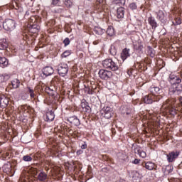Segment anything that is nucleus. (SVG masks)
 Returning a JSON list of instances; mask_svg holds the SVG:
<instances>
[{
  "mask_svg": "<svg viewBox=\"0 0 182 182\" xmlns=\"http://www.w3.org/2000/svg\"><path fill=\"white\" fill-rule=\"evenodd\" d=\"M154 166H155L154 163L151 161H148L145 164V168H146V170H149V171L154 170Z\"/></svg>",
  "mask_w": 182,
  "mask_h": 182,
  "instance_id": "a878e982",
  "label": "nucleus"
},
{
  "mask_svg": "<svg viewBox=\"0 0 182 182\" xmlns=\"http://www.w3.org/2000/svg\"><path fill=\"white\" fill-rule=\"evenodd\" d=\"M169 82H170L171 85L176 86V85L181 83V79H180V77H176L174 80H169Z\"/></svg>",
  "mask_w": 182,
  "mask_h": 182,
  "instance_id": "bb28decb",
  "label": "nucleus"
},
{
  "mask_svg": "<svg viewBox=\"0 0 182 182\" xmlns=\"http://www.w3.org/2000/svg\"><path fill=\"white\" fill-rule=\"evenodd\" d=\"M156 19H158V21H160L161 23H166V22H167V19L165 18L166 14H164V11H163L162 10H159L156 12Z\"/></svg>",
  "mask_w": 182,
  "mask_h": 182,
  "instance_id": "9d476101",
  "label": "nucleus"
},
{
  "mask_svg": "<svg viewBox=\"0 0 182 182\" xmlns=\"http://www.w3.org/2000/svg\"><path fill=\"white\" fill-rule=\"evenodd\" d=\"M41 19L38 16H33L28 19V31L30 33H38L41 30L39 23Z\"/></svg>",
  "mask_w": 182,
  "mask_h": 182,
  "instance_id": "f257e3e1",
  "label": "nucleus"
},
{
  "mask_svg": "<svg viewBox=\"0 0 182 182\" xmlns=\"http://www.w3.org/2000/svg\"><path fill=\"white\" fill-rule=\"evenodd\" d=\"M107 34L108 36H114V28L113 26H109L107 30Z\"/></svg>",
  "mask_w": 182,
  "mask_h": 182,
  "instance_id": "cd10ccee",
  "label": "nucleus"
},
{
  "mask_svg": "<svg viewBox=\"0 0 182 182\" xmlns=\"http://www.w3.org/2000/svg\"><path fill=\"white\" fill-rule=\"evenodd\" d=\"M47 122H53L55 120V112L52 110L47 112Z\"/></svg>",
  "mask_w": 182,
  "mask_h": 182,
  "instance_id": "412c9836",
  "label": "nucleus"
},
{
  "mask_svg": "<svg viewBox=\"0 0 182 182\" xmlns=\"http://www.w3.org/2000/svg\"><path fill=\"white\" fill-rule=\"evenodd\" d=\"M38 178L40 181H45L46 180V173L45 172H41L38 176Z\"/></svg>",
  "mask_w": 182,
  "mask_h": 182,
  "instance_id": "c756f323",
  "label": "nucleus"
},
{
  "mask_svg": "<svg viewBox=\"0 0 182 182\" xmlns=\"http://www.w3.org/2000/svg\"><path fill=\"white\" fill-rule=\"evenodd\" d=\"M179 155L180 152L178 151L170 152L168 154L166 155L167 161H168V163H173V161H174V160H176V159H177Z\"/></svg>",
  "mask_w": 182,
  "mask_h": 182,
  "instance_id": "1a4fd4ad",
  "label": "nucleus"
},
{
  "mask_svg": "<svg viewBox=\"0 0 182 182\" xmlns=\"http://www.w3.org/2000/svg\"><path fill=\"white\" fill-rule=\"evenodd\" d=\"M14 9H21V4H18V2L15 1L14 4L13 5Z\"/></svg>",
  "mask_w": 182,
  "mask_h": 182,
  "instance_id": "a19ab883",
  "label": "nucleus"
},
{
  "mask_svg": "<svg viewBox=\"0 0 182 182\" xmlns=\"http://www.w3.org/2000/svg\"><path fill=\"white\" fill-rule=\"evenodd\" d=\"M46 76H50V75H53V68L47 66L46 67Z\"/></svg>",
  "mask_w": 182,
  "mask_h": 182,
  "instance_id": "473e14b6",
  "label": "nucleus"
},
{
  "mask_svg": "<svg viewBox=\"0 0 182 182\" xmlns=\"http://www.w3.org/2000/svg\"><path fill=\"white\" fill-rule=\"evenodd\" d=\"M161 99V96H154L151 94L144 97V102L146 105H151L154 102H159Z\"/></svg>",
  "mask_w": 182,
  "mask_h": 182,
  "instance_id": "39448f33",
  "label": "nucleus"
},
{
  "mask_svg": "<svg viewBox=\"0 0 182 182\" xmlns=\"http://www.w3.org/2000/svg\"><path fill=\"white\" fill-rule=\"evenodd\" d=\"M87 1H91L92 0H87Z\"/></svg>",
  "mask_w": 182,
  "mask_h": 182,
  "instance_id": "e2e57ef3",
  "label": "nucleus"
},
{
  "mask_svg": "<svg viewBox=\"0 0 182 182\" xmlns=\"http://www.w3.org/2000/svg\"><path fill=\"white\" fill-rule=\"evenodd\" d=\"M98 75L102 80H109V79H112L113 76V73L112 71H109L107 70L101 69L100 70Z\"/></svg>",
  "mask_w": 182,
  "mask_h": 182,
  "instance_id": "20e7f679",
  "label": "nucleus"
},
{
  "mask_svg": "<svg viewBox=\"0 0 182 182\" xmlns=\"http://www.w3.org/2000/svg\"><path fill=\"white\" fill-rule=\"evenodd\" d=\"M135 153H137V154L139 156V157H141V159H146L147 157V154L146 151L141 150V149L136 147L134 149Z\"/></svg>",
  "mask_w": 182,
  "mask_h": 182,
  "instance_id": "a211bd4d",
  "label": "nucleus"
},
{
  "mask_svg": "<svg viewBox=\"0 0 182 182\" xmlns=\"http://www.w3.org/2000/svg\"><path fill=\"white\" fill-rule=\"evenodd\" d=\"M81 107L82 110L86 113H90V112H92V109L89 106V103H87L86 101L81 102Z\"/></svg>",
  "mask_w": 182,
  "mask_h": 182,
  "instance_id": "f3484780",
  "label": "nucleus"
},
{
  "mask_svg": "<svg viewBox=\"0 0 182 182\" xmlns=\"http://www.w3.org/2000/svg\"><path fill=\"white\" fill-rule=\"evenodd\" d=\"M67 122H69V123L73 124L74 126H80V120H79L76 116L68 117Z\"/></svg>",
  "mask_w": 182,
  "mask_h": 182,
  "instance_id": "ddd939ff",
  "label": "nucleus"
},
{
  "mask_svg": "<svg viewBox=\"0 0 182 182\" xmlns=\"http://www.w3.org/2000/svg\"><path fill=\"white\" fill-rule=\"evenodd\" d=\"M64 4L67 8L72 6V1L70 0H65Z\"/></svg>",
  "mask_w": 182,
  "mask_h": 182,
  "instance_id": "e433bc0d",
  "label": "nucleus"
},
{
  "mask_svg": "<svg viewBox=\"0 0 182 182\" xmlns=\"http://www.w3.org/2000/svg\"><path fill=\"white\" fill-rule=\"evenodd\" d=\"M102 66L105 69H109V70H112L113 72L119 70V65H117V63L110 58L104 60L102 61Z\"/></svg>",
  "mask_w": 182,
  "mask_h": 182,
  "instance_id": "f03ea898",
  "label": "nucleus"
},
{
  "mask_svg": "<svg viewBox=\"0 0 182 182\" xmlns=\"http://www.w3.org/2000/svg\"><path fill=\"white\" fill-rule=\"evenodd\" d=\"M72 53L70 52V50H65L62 55H61V58H68V56H70V55Z\"/></svg>",
  "mask_w": 182,
  "mask_h": 182,
  "instance_id": "f704fd0d",
  "label": "nucleus"
},
{
  "mask_svg": "<svg viewBox=\"0 0 182 182\" xmlns=\"http://www.w3.org/2000/svg\"><path fill=\"white\" fill-rule=\"evenodd\" d=\"M156 52L154 51V49L153 48L148 46V55L151 56V58H154Z\"/></svg>",
  "mask_w": 182,
  "mask_h": 182,
  "instance_id": "2f4dec72",
  "label": "nucleus"
},
{
  "mask_svg": "<svg viewBox=\"0 0 182 182\" xmlns=\"http://www.w3.org/2000/svg\"><path fill=\"white\" fill-rule=\"evenodd\" d=\"M6 48H8V41H6V39L3 38L0 40V50H5Z\"/></svg>",
  "mask_w": 182,
  "mask_h": 182,
  "instance_id": "5701e85b",
  "label": "nucleus"
},
{
  "mask_svg": "<svg viewBox=\"0 0 182 182\" xmlns=\"http://www.w3.org/2000/svg\"><path fill=\"white\" fill-rule=\"evenodd\" d=\"M134 48L136 49V50H139L140 52L143 50V45L141 44H139L138 46H135Z\"/></svg>",
  "mask_w": 182,
  "mask_h": 182,
  "instance_id": "79ce46f5",
  "label": "nucleus"
},
{
  "mask_svg": "<svg viewBox=\"0 0 182 182\" xmlns=\"http://www.w3.org/2000/svg\"><path fill=\"white\" fill-rule=\"evenodd\" d=\"M102 112L105 119H110L113 116V109L110 107H104Z\"/></svg>",
  "mask_w": 182,
  "mask_h": 182,
  "instance_id": "6e6552de",
  "label": "nucleus"
},
{
  "mask_svg": "<svg viewBox=\"0 0 182 182\" xmlns=\"http://www.w3.org/2000/svg\"><path fill=\"white\" fill-rule=\"evenodd\" d=\"M4 21V18H2V16H0V22H2Z\"/></svg>",
  "mask_w": 182,
  "mask_h": 182,
  "instance_id": "5fc2aeb1",
  "label": "nucleus"
},
{
  "mask_svg": "<svg viewBox=\"0 0 182 182\" xmlns=\"http://www.w3.org/2000/svg\"><path fill=\"white\" fill-rule=\"evenodd\" d=\"M82 150H86L87 149V144H86V142H85L82 146H81Z\"/></svg>",
  "mask_w": 182,
  "mask_h": 182,
  "instance_id": "de8ad7c7",
  "label": "nucleus"
},
{
  "mask_svg": "<svg viewBox=\"0 0 182 182\" xmlns=\"http://www.w3.org/2000/svg\"><path fill=\"white\" fill-rule=\"evenodd\" d=\"M129 8L132 11H134V10L137 9V5H136V3H132L129 4Z\"/></svg>",
  "mask_w": 182,
  "mask_h": 182,
  "instance_id": "4c0bfd02",
  "label": "nucleus"
},
{
  "mask_svg": "<svg viewBox=\"0 0 182 182\" xmlns=\"http://www.w3.org/2000/svg\"><path fill=\"white\" fill-rule=\"evenodd\" d=\"M80 154H83V151L82 149L77 151V155L80 156Z\"/></svg>",
  "mask_w": 182,
  "mask_h": 182,
  "instance_id": "3c124183",
  "label": "nucleus"
},
{
  "mask_svg": "<svg viewBox=\"0 0 182 182\" xmlns=\"http://www.w3.org/2000/svg\"><path fill=\"white\" fill-rule=\"evenodd\" d=\"M20 83L21 82H19V80H18V79H16V80L11 81L12 87L14 89H18V87H19Z\"/></svg>",
  "mask_w": 182,
  "mask_h": 182,
  "instance_id": "c85d7f7f",
  "label": "nucleus"
},
{
  "mask_svg": "<svg viewBox=\"0 0 182 182\" xmlns=\"http://www.w3.org/2000/svg\"><path fill=\"white\" fill-rule=\"evenodd\" d=\"M23 160L24 161H32V157H31L29 155H26L23 157Z\"/></svg>",
  "mask_w": 182,
  "mask_h": 182,
  "instance_id": "c9c22d12",
  "label": "nucleus"
},
{
  "mask_svg": "<svg viewBox=\"0 0 182 182\" xmlns=\"http://www.w3.org/2000/svg\"><path fill=\"white\" fill-rule=\"evenodd\" d=\"M166 169L168 171V173H171L173 171V166H166Z\"/></svg>",
  "mask_w": 182,
  "mask_h": 182,
  "instance_id": "37998d69",
  "label": "nucleus"
},
{
  "mask_svg": "<svg viewBox=\"0 0 182 182\" xmlns=\"http://www.w3.org/2000/svg\"><path fill=\"white\" fill-rule=\"evenodd\" d=\"M164 105H168V112L171 116H176V114H177V109H176V105H173V102H171L170 100H166Z\"/></svg>",
  "mask_w": 182,
  "mask_h": 182,
  "instance_id": "0eeeda50",
  "label": "nucleus"
},
{
  "mask_svg": "<svg viewBox=\"0 0 182 182\" xmlns=\"http://www.w3.org/2000/svg\"><path fill=\"white\" fill-rule=\"evenodd\" d=\"M26 15H29V14L28 13V11L26 13Z\"/></svg>",
  "mask_w": 182,
  "mask_h": 182,
  "instance_id": "bf43d9fd",
  "label": "nucleus"
},
{
  "mask_svg": "<svg viewBox=\"0 0 182 182\" xmlns=\"http://www.w3.org/2000/svg\"><path fill=\"white\" fill-rule=\"evenodd\" d=\"M9 64V61L5 57H0V66L1 68H6Z\"/></svg>",
  "mask_w": 182,
  "mask_h": 182,
  "instance_id": "4be33fe9",
  "label": "nucleus"
},
{
  "mask_svg": "<svg viewBox=\"0 0 182 182\" xmlns=\"http://www.w3.org/2000/svg\"><path fill=\"white\" fill-rule=\"evenodd\" d=\"M3 28L7 32H12L16 28V22L14 19L7 18L3 22Z\"/></svg>",
  "mask_w": 182,
  "mask_h": 182,
  "instance_id": "7ed1b4c3",
  "label": "nucleus"
},
{
  "mask_svg": "<svg viewBox=\"0 0 182 182\" xmlns=\"http://www.w3.org/2000/svg\"><path fill=\"white\" fill-rule=\"evenodd\" d=\"M110 53L112 55V56H114L116 55V50L113 49V47H111Z\"/></svg>",
  "mask_w": 182,
  "mask_h": 182,
  "instance_id": "49530a36",
  "label": "nucleus"
},
{
  "mask_svg": "<svg viewBox=\"0 0 182 182\" xmlns=\"http://www.w3.org/2000/svg\"><path fill=\"white\" fill-rule=\"evenodd\" d=\"M58 72L60 76H63V77L66 76V75H68V72H69V67L68 66V64L61 63L58 65Z\"/></svg>",
  "mask_w": 182,
  "mask_h": 182,
  "instance_id": "423d86ee",
  "label": "nucleus"
},
{
  "mask_svg": "<svg viewBox=\"0 0 182 182\" xmlns=\"http://www.w3.org/2000/svg\"><path fill=\"white\" fill-rule=\"evenodd\" d=\"M63 43L65 46H68V45L70 44V40L69 38H65V40L63 41Z\"/></svg>",
  "mask_w": 182,
  "mask_h": 182,
  "instance_id": "58836bf2",
  "label": "nucleus"
},
{
  "mask_svg": "<svg viewBox=\"0 0 182 182\" xmlns=\"http://www.w3.org/2000/svg\"><path fill=\"white\" fill-rule=\"evenodd\" d=\"M177 77V76L174 75H169V79L168 80H175V79Z\"/></svg>",
  "mask_w": 182,
  "mask_h": 182,
  "instance_id": "c03bdc74",
  "label": "nucleus"
},
{
  "mask_svg": "<svg viewBox=\"0 0 182 182\" xmlns=\"http://www.w3.org/2000/svg\"><path fill=\"white\" fill-rule=\"evenodd\" d=\"M44 92H46V87L44 88Z\"/></svg>",
  "mask_w": 182,
  "mask_h": 182,
  "instance_id": "052dcab7",
  "label": "nucleus"
},
{
  "mask_svg": "<svg viewBox=\"0 0 182 182\" xmlns=\"http://www.w3.org/2000/svg\"><path fill=\"white\" fill-rule=\"evenodd\" d=\"M53 89H55V87H46V90H47V93L48 95H50V96H54L55 95V91L53 90Z\"/></svg>",
  "mask_w": 182,
  "mask_h": 182,
  "instance_id": "7c9ffc66",
  "label": "nucleus"
},
{
  "mask_svg": "<svg viewBox=\"0 0 182 182\" xmlns=\"http://www.w3.org/2000/svg\"><path fill=\"white\" fill-rule=\"evenodd\" d=\"M172 92L173 95H181L182 92V85L179 83L175 85V87L173 88Z\"/></svg>",
  "mask_w": 182,
  "mask_h": 182,
  "instance_id": "6ab92c4d",
  "label": "nucleus"
},
{
  "mask_svg": "<svg viewBox=\"0 0 182 182\" xmlns=\"http://www.w3.org/2000/svg\"><path fill=\"white\" fill-rule=\"evenodd\" d=\"M13 164H16V161H13Z\"/></svg>",
  "mask_w": 182,
  "mask_h": 182,
  "instance_id": "13d9d810",
  "label": "nucleus"
},
{
  "mask_svg": "<svg viewBox=\"0 0 182 182\" xmlns=\"http://www.w3.org/2000/svg\"><path fill=\"white\" fill-rule=\"evenodd\" d=\"M124 8L123 7H119L117 10V17L118 19H122L124 18Z\"/></svg>",
  "mask_w": 182,
  "mask_h": 182,
  "instance_id": "aec40b11",
  "label": "nucleus"
},
{
  "mask_svg": "<svg viewBox=\"0 0 182 182\" xmlns=\"http://www.w3.org/2000/svg\"><path fill=\"white\" fill-rule=\"evenodd\" d=\"M127 114H129V112H127Z\"/></svg>",
  "mask_w": 182,
  "mask_h": 182,
  "instance_id": "0e129e2a",
  "label": "nucleus"
},
{
  "mask_svg": "<svg viewBox=\"0 0 182 182\" xmlns=\"http://www.w3.org/2000/svg\"><path fill=\"white\" fill-rule=\"evenodd\" d=\"M97 4H99V5H102L104 4L105 0H96Z\"/></svg>",
  "mask_w": 182,
  "mask_h": 182,
  "instance_id": "8fccbe9b",
  "label": "nucleus"
},
{
  "mask_svg": "<svg viewBox=\"0 0 182 182\" xmlns=\"http://www.w3.org/2000/svg\"><path fill=\"white\" fill-rule=\"evenodd\" d=\"M149 90L152 96H161L159 95H160V92H161V90L159 87L151 86L149 87Z\"/></svg>",
  "mask_w": 182,
  "mask_h": 182,
  "instance_id": "9b49d317",
  "label": "nucleus"
},
{
  "mask_svg": "<svg viewBox=\"0 0 182 182\" xmlns=\"http://www.w3.org/2000/svg\"><path fill=\"white\" fill-rule=\"evenodd\" d=\"M132 177L134 182H140L143 175H141V173H139L137 171H133L132 172Z\"/></svg>",
  "mask_w": 182,
  "mask_h": 182,
  "instance_id": "f8f14e48",
  "label": "nucleus"
},
{
  "mask_svg": "<svg viewBox=\"0 0 182 182\" xmlns=\"http://www.w3.org/2000/svg\"><path fill=\"white\" fill-rule=\"evenodd\" d=\"M5 82V76L0 75V83H4Z\"/></svg>",
  "mask_w": 182,
  "mask_h": 182,
  "instance_id": "09e8293b",
  "label": "nucleus"
},
{
  "mask_svg": "<svg viewBox=\"0 0 182 182\" xmlns=\"http://www.w3.org/2000/svg\"><path fill=\"white\" fill-rule=\"evenodd\" d=\"M28 93L30 94L31 97L32 98L35 97L34 91L31 87H28Z\"/></svg>",
  "mask_w": 182,
  "mask_h": 182,
  "instance_id": "ea45409f",
  "label": "nucleus"
},
{
  "mask_svg": "<svg viewBox=\"0 0 182 182\" xmlns=\"http://www.w3.org/2000/svg\"><path fill=\"white\" fill-rule=\"evenodd\" d=\"M43 75L44 76H46V73H45V71H44V70H43Z\"/></svg>",
  "mask_w": 182,
  "mask_h": 182,
  "instance_id": "6e6d98bb",
  "label": "nucleus"
},
{
  "mask_svg": "<svg viewBox=\"0 0 182 182\" xmlns=\"http://www.w3.org/2000/svg\"><path fill=\"white\" fill-rule=\"evenodd\" d=\"M148 23L151 26L152 29H154V31H156V28L159 26V24H157L156 18H154V17L153 16L148 18Z\"/></svg>",
  "mask_w": 182,
  "mask_h": 182,
  "instance_id": "2eb2a0df",
  "label": "nucleus"
},
{
  "mask_svg": "<svg viewBox=\"0 0 182 182\" xmlns=\"http://www.w3.org/2000/svg\"><path fill=\"white\" fill-rule=\"evenodd\" d=\"M105 32H106V31L100 27L97 26L94 28V33H95V35H103Z\"/></svg>",
  "mask_w": 182,
  "mask_h": 182,
  "instance_id": "b1692460",
  "label": "nucleus"
},
{
  "mask_svg": "<svg viewBox=\"0 0 182 182\" xmlns=\"http://www.w3.org/2000/svg\"><path fill=\"white\" fill-rule=\"evenodd\" d=\"M3 159H9V152H6L3 154Z\"/></svg>",
  "mask_w": 182,
  "mask_h": 182,
  "instance_id": "a18cd8bd",
  "label": "nucleus"
},
{
  "mask_svg": "<svg viewBox=\"0 0 182 182\" xmlns=\"http://www.w3.org/2000/svg\"><path fill=\"white\" fill-rule=\"evenodd\" d=\"M1 28H2V27H1V25H0V29H1Z\"/></svg>",
  "mask_w": 182,
  "mask_h": 182,
  "instance_id": "680f3d73",
  "label": "nucleus"
},
{
  "mask_svg": "<svg viewBox=\"0 0 182 182\" xmlns=\"http://www.w3.org/2000/svg\"><path fill=\"white\" fill-rule=\"evenodd\" d=\"M88 94H89V95H92V91L89 90V91H88Z\"/></svg>",
  "mask_w": 182,
  "mask_h": 182,
  "instance_id": "4d7b16f0",
  "label": "nucleus"
},
{
  "mask_svg": "<svg viewBox=\"0 0 182 182\" xmlns=\"http://www.w3.org/2000/svg\"><path fill=\"white\" fill-rule=\"evenodd\" d=\"M173 25L174 26H177V25H181V18H176L175 21H173Z\"/></svg>",
  "mask_w": 182,
  "mask_h": 182,
  "instance_id": "72a5a7b5",
  "label": "nucleus"
},
{
  "mask_svg": "<svg viewBox=\"0 0 182 182\" xmlns=\"http://www.w3.org/2000/svg\"><path fill=\"white\" fill-rule=\"evenodd\" d=\"M2 168L4 173H6V174H11V173L12 172V164H11V162H7L4 164Z\"/></svg>",
  "mask_w": 182,
  "mask_h": 182,
  "instance_id": "4468645a",
  "label": "nucleus"
},
{
  "mask_svg": "<svg viewBox=\"0 0 182 182\" xmlns=\"http://www.w3.org/2000/svg\"><path fill=\"white\" fill-rule=\"evenodd\" d=\"M9 103V100L5 97V96H3V97H0V105H1L2 106H8V104Z\"/></svg>",
  "mask_w": 182,
  "mask_h": 182,
  "instance_id": "393cba45",
  "label": "nucleus"
},
{
  "mask_svg": "<svg viewBox=\"0 0 182 182\" xmlns=\"http://www.w3.org/2000/svg\"><path fill=\"white\" fill-rule=\"evenodd\" d=\"M130 57V49L124 48L121 53V59L124 61Z\"/></svg>",
  "mask_w": 182,
  "mask_h": 182,
  "instance_id": "dca6fc26",
  "label": "nucleus"
},
{
  "mask_svg": "<svg viewBox=\"0 0 182 182\" xmlns=\"http://www.w3.org/2000/svg\"><path fill=\"white\" fill-rule=\"evenodd\" d=\"M53 5H58L59 4V0H53Z\"/></svg>",
  "mask_w": 182,
  "mask_h": 182,
  "instance_id": "864d4df0",
  "label": "nucleus"
},
{
  "mask_svg": "<svg viewBox=\"0 0 182 182\" xmlns=\"http://www.w3.org/2000/svg\"><path fill=\"white\" fill-rule=\"evenodd\" d=\"M140 163V159H135L133 161L134 164H139Z\"/></svg>",
  "mask_w": 182,
  "mask_h": 182,
  "instance_id": "603ef678",
  "label": "nucleus"
}]
</instances>
